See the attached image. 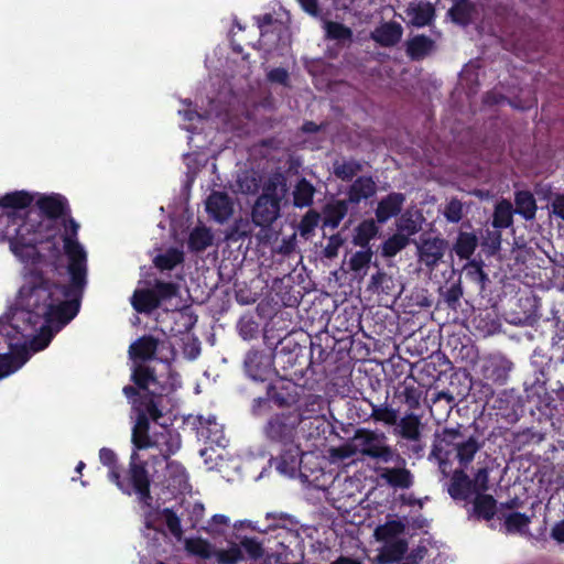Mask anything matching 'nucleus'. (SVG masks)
<instances>
[{"label":"nucleus","instance_id":"58","mask_svg":"<svg viewBox=\"0 0 564 564\" xmlns=\"http://www.w3.org/2000/svg\"><path fill=\"white\" fill-rule=\"evenodd\" d=\"M216 558L219 564H238L243 560V553L239 545L232 544L227 550H219Z\"/></svg>","mask_w":564,"mask_h":564},{"label":"nucleus","instance_id":"59","mask_svg":"<svg viewBox=\"0 0 564 564\" xmlns=\"http://www.w3.org/2000/svg\"><path fill=\"white\" fill-rule=\"evenodd\" d=\"M391 286V278L388 276L386 272L378 271L377 273L372 274L368 290L376 293L382 292L389 294Z\"/></svg>","mask_w":564,"mask_h":564},{"label":"nucleus","instance_id":"10","mask_svg":"<svg viewBox=\"0 0 564 564\" xmlns=\"http://www.w3.org/2000/svg\"><path fill=\"white\" fill-rule=\"evenodd\" d=\"M290 378H280L267 387L268 399L280 409H290L300 402L304 388Z\"/></svg>","mask_w":564,"mask_h":564},{"label":"nucleus","instance_id":"60","mask_svg":"<svg viewBox=\"0 0 564 564\" xmlns=\"http://www.w3.org/2000/svg\"><path fill=\"white\" fill-rule=\"evenodd\" d=\"M329 457L333 462H344L345 459L351 458L357 453V448L355 445V442L351 443H345L337 447H330L329 448Z\"/></svg>","mask_w":564,"mask_h":564},{"label":"nucleus","instance_id":"61","mask_svg":"<svg viewBox=\"0 0 564 564\" xmlns=\"http://www.w3.org/2000/svg\"><path fill=\"white\" fill-rule=\"evenodd\" d=\"M364 250H359L355 252L349 260V268L351 271H360L365 267H367L372 258L371 248H362Z\"/></svg>","mask_w":564,"mask_h":564},{"label":"nucleus","instance_id":"42","mask_svg":"<svg viewBox=\"0 0 564 564\" xmlns=\"http://www.w3.org/2000/svg\"><path fill=\"white\" fill-rule=\"evenodd\" d=\"M366 402L371 408V413L369 415L375 422H380L389 426H394L398 423L399 411L387 405L380 404L377 405L372 403L370 400H366Z\"/></svg>","mask_w":564,"mask_h":564},{"label":"nucleus","instance_id":"16","mask_svg":"<svg viewBox=\"0 0 564 564\" xmlns=\"http://www.w3.org/2000/svg\"><path fill=\"white\" fill-rule=\"evenodd\" d=\"M513 364L503 356H490L482 365V376L492 383L502 386L507 382Z\"/></svg>","mask_w":564,"mask_h":564},{"label":"nucleus","instance_id":"44","mask_svg":"<svg viewBox=\"0 0 564 564\" xmlns=\"http://www.w3.org/2000/svg\"><path fill=\"white\" fill-rule=\"evenodd\" d=\"M395 397L401 399L409 410H415L420 406L422 392L414 383H408L405 379L397 389Z\"/></svg>","mask_w":564,"mask_h":564},{"label":"nucleus","instance_id":"8","mask_svg":"<svg viewBox=\"0 0 564 564\" xmlns=\"http://www.w3.org/2000/svg\"><path fill=\"white\" fill-rule=\"evenodd\" d=\"M43 227V224H39L36 229L33 230V234L30 237L24 235L31 232L33 225L23 224L17 230V236L14 240L11 242L12 251L17 256H21L23 249H31L33 252H36L37 245L47 243L50 245L48 251L54 258L59 257V247L55 241L56 232L47 234L46 236H42L40 229Z\"/></svg>","mask_w":564,"mask_h":564},{"label":"nucleus","instance_id":"54","mask_svg":"<svg viewBox=\"0 0 564 564\" xmlns=\"http://www.w3.org/2000/svg\"><path fill=\"white\" fill-rule=\"evenodd\" d=\"M151 290L154 292V296H156L159 304L161 305L162 301L171 300L177 295L178 285L173 282L155 280Z\"/></svg>","mask_w":564,"mask_h":564},{"label":"nucleus","instance_id":"43","mask_svg":"<svg viewBox=\"0 0 564 564\" xmlns=\"http://www.w3.org/2000/svg\"><path fill=\"white\" fill-rule=\"evenodd\" d=\"M184 262V253L177 248H169L164 253L158 254L153 259L155 268L160 271L173 270L176 265Z\"/></svg>","mask_w":564,"mask_h":564},{"label":"nucleus","instance_id":"32","mask_svg":"<svg viewBox=\"0 0 564 564\" xmlns=\"http://www.w3.org/2000/svg\"><path fill=\"white\" fill-rule=\"evenodd\" d=\"M348 205L349 203L346 199L326 204L323 208L324 227L337 228L348 213Z\"/></svg>","mask_w":564,"mask_h":564},{"label":"nucleus","instance_id":"18","mask_svg":"<svg viewBox=\"0 0 564 564\" xmlns=\"http://www.w3.org/2000/svg\"><path fill=\"white\" fill-rule=\"evenodd\" d=\"M36 206L48 221H54L70 213L67 199L61 194L43 195L36 200Z\"/></svg>","mask_w":564,"mask_h":564},{"label":"nucleus","instance_id":"40","mask_svg":"<svg viewBox=\"0 0 564 564\" xmlns=\"http://www.w3.org/2000/svg\"><path fill=\"white\" fill-rule=\"evenodd\" d=\"M325 408V399L319 394H308L304 399L303 405L299 406L295 412L303 417L302 424H305L307 417L313 415H325L323 413Z\"/></svg>","mask_w":564,"mask_h":564},{"label":"nucleus","instance_id":"46","mask_svg":"<svg viewBox=\"0 0 564 564\" xmlns=\"http://www.w3.org/2000/svg\"><path fill=\"white\" fill-rule=\"evenodd\" d=\"M503 527H505V530H506V533L508 534H514V533H524L530 523H531V518L529 516H527L525 513H522V512H518V511H514V512H511V513H508L506 516H503Z\"/></svg>","mask_w":564,"mask_h":564},{"label":"nucleus","instance_id":"28","mask_svg":"<svg viewBox=\"0 0 564 564\" xmlns=\"http://www.w3.org/2000/svg\"><path fill=\"white\" fill-rule=\"evenodd\" d=\"M394 426H397L395 432L401 438L410 442L421 440V420L413 412L405 414L400 420L398 419V423Z\"/></svg>","mask_w":564,"mask_h":564},{"label":"nucleus","instance_id":"57","mask_svg":"<svg viewBox=\"0 0 564 564\" xmlns=\"http://www.w3.org/2000/svg\"><path fill=\"white\" fill-rule=\"evenodd\" d=\"M161 514L164 518L166 527L171 534L175 536L177 540H180L183 536V529L180 517L171 508L162 509Z\"/></svg>","mask_w":564,"mask_h":564},{"label":"nucleus","instance_id":"38","mask_svg":"<svg viewBox=\"0 0 564 564\" xmlns=\"http://www.w3.org/2000/svg\"><path fill=\"white\" fill-rule=\"evenodd\" d=\"M513 206L507 200L502 199L496 204L492 215V226L496 229H507L513 225Z\"/></svg>","mask_w":564,"mask_h":564},{"label":"nucleus","instance_id":"48","mask_svg":"<svg viewBox=\"0 0 564 564\" xmlns=\"http://www.w3.org/2000/svg\"><path fill=\"white\" fill-rule=\"evenodd\" d=\"M410 243V238L403 234L397 232L383 241L381 254L384 258H393Z\"/></svg>","mask_w":564,"mask_h":564},{"label":"nucleus","instance_id":"3","mask_svg":"<svg viewBox=\"0 0 564 564\" xmlns=\"http://www.w3.org/2000/svg\"><path fill=\"white\" fill-rule=\"evenodd\" d=\"M99 460L108 468V479L113 482L122 494L128 496L135 494L139 502L143 507H152V477L147 468V462L141 458L139 453L132 451L128 469L124 473H122L121 466L118 464L117 454L111 448H100Z\"/></svg>","mask_w":564,"mask_h":564},{"label":"nucleus","instance_id":"21","mask_svg":"<svg viewBox=\"0 0 564 564\" xmlns=\"http://www.w3.org/2000/svg\"><path fill=\"white\" fill-rule=\"evenodd\" d=\"M540 377H536L532 388L536 390V393L543 392L546 395L545 408L551 412L555 411L556 413L564 412V384L561 382H556V388L552 389V394L547 393L546 389V377L544 370H540Z\"/></svg>","mask_w":564,"mask_h":564},{"label":"nucleus","instance_id":"2","mask_svg":"<svg viewBox=\"0 0 564 564\" xmlns=\"http://www.w3.org/2000/svg\"><path fill=\"white\" fill-rule=\"evenodd\" d=\"M130 379L133 386H124L122 393L135 414L131 443L133 451L138 453L154 446L149 433L150 422H159L164 415L166 403L175 392L176 386L169 378L158 376L155 369L148 365H137L131 371Z\"/></svg>","mask_w":564,"mask_h":564},{"label":"nucleus","instance_id":"64","mask_svg":"<svg viewBox=\"0 0 564 564\" xmlns=\"http://www.w3.org/2000/svg\"><path fill=\"white\" fill-rule=\"evenodd\" d=\"M344 239L339 234H334L328 238L322 253L327 259H334L338 256V250L343 246Z\"/></svg>","mask_w":564,"mask_h":564},{"label":"nucleus","instance_id":"47","mask_svg":"<svg viewBox=\"0 0 564 564\" xmlns=\"http://www.w3.org/2000/svg\"><path fill=\"white\" fill-rule=\"evenodd\" d=\"M327 425L328 423L325 415H313L307 417L306 423L300 426L305 432V438L316 440L325 434Z\"/></svg>","mask_w":564,"mask_h":564},{"label":"nucleus","instance_id":"9","mask_svg":"<svg viewBox=\"0 0 564 564\" xmlns=\"http://www.w3.org/2000/svg\"><path fill=\"white\" fill-rule=\"evenodd\" d=\"M274 357L275 364L280 367V370L275 369V373L280 378L301 380L305 377L306 370L311 365V361L301 354L300 347H295L292 350H285L283 347L274 352Z\"/></svg>","mask_w":564,"mask_h":564},{"label":"nucleus","instance_id":"49","mask_svg":"<svg viewBox=\"0 0 564 564\" xmlns=\"http://www.w3.org/2000/svg\"><path fill=\"white\" fill-rule=\"evenodd\" d=\"M405 525L400 520H390L384 524L378 525L375 530V536L378 541L388 542L404 532Z\"/></svg>","mask_w":564,"mask_h":564},{"label":"nucleus","instance_id":"14","mask_svg":"<svg viewBox=\"0 0 564 564\" xmlns=\"http://www.w3.org/2000/svg\"><path fill=\"white\" fill-rule=\"evenodd\" d=\"M304 453L297 442L282 445V451L279 456L270 459L271 465L281 474L289 477H294L301 469Z\"/></svg>","mask_w":564,"mask_h":564},{"label":"nucleus","instance_id":"35","mask_svg":"<svg viewBox=\"0 0 564 564\" xmlns=\"http://www.w3.org/2000/svg\"><path fill=\"white\" fill-rule=\"evenodd\" d=\"M475 12L476 7L470 0H457L448 10V15L454 23L467 26L471 23Z\"/></svg>","mask_w":564,"mask_h":564},{"label":"nucleus","instance_id":"30","mask_svg":"<svg viewBox=\"0 0 564 564\" xmlns=\"http://www.w3.org/2000/svg\"><path fill=\"white\" fill-rule=\"evenodd\" d=\"M514 213L525 220L535 218L538 206L534 195L530 191H517L514 193Z\"/></svg>","mask_w":564,"mask_h":564},{"label":"nucleus","instance_id":"37","mask_svg":"<svg viewBox=\"0 0 564 564\" xmlns=\"http://www.w3.org/2000/svg\"><path fill=\"white\" fill-rule=\"evenodd\" d=\"M379 227L373 219L362 220L356 228L352 243L360 248H370V241L378 235Z\"/></svg>","mask_w":564,"mask_h":564},{"label":"nucleus","instance_id":"51","mask_svg":"<svg viewBox=\"0 0 564 564\" xmlns=\"http://www.w3.org/2000/svg\"><path fill=\"white\" fill-rule=\"evenodd\" d=\"M185 549L188 553L197 555L204 560L210 558L213 555L212 544L202 538H192L185 541Z\"/></svg>","mask_w":564,"mask_h":564},{"label":"nucleus","instance_id":"22","mask_svg":"<svg viewBox=\"0 0 564 564\" xmlns=\"http://www.w3.org/2000/svg\"><path fill=\"white\" fill-rule=\"evenodd\" d=\"M197 435L209 444L224 446L225 434L223 425L216 421L215 416H197Z\"/></svg>","mask_w":564,"mask_h":564},{"label":"nucleus","instance_id":"53","mask_svg":"<svg viewBox=\"0 0 564 564\" xmlns=\"http://www.w3.org/2000/svg\"><path fill=\"white\" fill-rule=\"evenodd\" d=\"M239 546L243 549L249 560L259 561L264 556L263 544L257 538L242 536Z\"/></svg>","mask_w":564,"mask_h":564},{"label":"nucleus","instance_id":"25","mask_svg":"<svg viewBox=\"0 0 564 564\" xmlns=\"http://www.w3.org/2000/svg\"><path fill=\"white\" fill-rule=\"evenodd\" d=\"M377 193V184L371 176H358L349 186L347 202L358 205L362 199H369Z\"/></svg>","mask_w":564,"mask_h":564},{"label":"nucleus","instance_id":"19","mask_svg":"<svg viewBox=\"0 0 564 564\" xmlns=\"http://www.w3.org/2000/svg\"><path fill=\"white\" fill-rule=\"evenodd\" d=\"M159 339L152 335H143L134 340L129 347V356L137 365H144L143 362L154 359L158 348Z\"/></svg>","mask_w":564,"mask_h":564},{"label":"nucleus","instance_id":"23","mask_svg":"<svg viewBox=\"0 0 564 564\" xmlns=\"http://www.w3.org/2000/svg\"><path fill=\"white\" fill-rule=\"evenodd\" d=\"M402 34V25L398 22L390 21L377 26L371 32V39L382 47H392L401 41Z\"/></svg>","mask_w":564,"mask_h":564},{"label":"nucleus","instance_id":"41","mask_svg":"<svg viewBox=\"0 0 564 564\" xmlns=\"http://www.w3.org/2000/svg\"><path fill=\"white\" fill-rule=\"evenodd\" d=\"M33 202V196L26 191H15L0 197V208L3 209H24Z\"/></svg>","mask_w":564,"mask_h":564},{"label":"nucleus","instance_id":"34","mask_svg":"<svg viewBox=\"0 0 564 564\" xmlns=\"http://www.w3.org/2000/svg\"><path fill=\"white\" fill-rule=\"evenodd\" d=\"M475 499L473 501V514L477 519H482L489 521L494 519L497 511V500L485 492L475 494Z\"/></svg>","mask_w":564,"mask_h":564},{"label":"nucleus","instance_id":"45","mask_svg":"<svg viewBox=\"0 0 564 564\" xmlns=\"http://www.w3.org/2000/svg\"><path fill=\"white\" fill-rule=\"evenodd\" d=\"M361 171L362 164L354 159L348 161L336 160L333 163L334 175L344 182L351 181Z\"/></svg>","mask_w":564,"mask_h":564},{"label":"nucleus","instance_id":"11","mask_svg":"<svg viewBox=\"0 0 564 564\" xmlns=\"http://www.w3.org/2000/svg\"><path fill=\"white\" fill-rule=\"evenodd\" d=\"M245 371L254 381H265L275 372L274 352L261 349H251L243 360Z\"/></svg>","mask_w":564,"mask_h":564},{"label":"nucleus","instance_id":"52","mask_svg":"<svg viewBox=\"0 0 564 564\" xmlns=\"http://www.w3.org/2000/svg\"><path fill=\"white\" fill-rule=\"evenodd\" d=\"M326 37L337 41H350L352 31L350 28L336 21H327L325 23Z\"/></svg>","mask_w":564,"mask_h":564},{"label":"nucleus","instance_id":"4","mask_svg":"<svg viewBox=\"0 0 564 564\" xmlns=\"http://www.w3.org/2000/svg\"><path fill=\"white\" fill-rule=\"evenodd\" d=\"M484 441L478 435L467 436L460 427H445L436 435L432 455L440 460L448 459L453 454L463 468L474 460L475 455L482 448Z\"/></svg>","mask_w":564,"mask_h":564},{"label":"nucleus","instance_id":"24","mask_svg":"<svg viewBox=\"0 0 564 564\" xmlns=\"http://www.w3.org/2000/svg\"><path fill=\"white\" fill-rule=\"evenodd\" d=\"M447 491L454 500L462 501H468L475 494L471 479L463 468L453 471Z\"/></svg>","mask_w":564,"mask_h":564},{"label":"nucleus","instance_id":"56","mask_svg":"<svg viewBox=\"0 0 564 564\" xmlns=\"http://www.w3.org/2000/svg\"><path fill=\"white\" fill-rule=\"evenodd\" d=\"M443 215L448 223H459L464 216L463 203L458 198L452 197L446 203Z\"/></svg>","mask_w":564,"mask_h":564},{"label":"nucleus","instance_id":"12","mask_svg":"<svg viewBox=\"0 0 564 564\" xmlns=\"http://www.w3.org/2000/svg\"><path fill=\"white\" fill-rule=\"evenodd\" d=\"M390 462L394 463L395 466L379 468L378 474L380 479L393 489H410L414 485V475L406 467V459L394 451V456Z\"/></svg>","mask_w":564,"mask_h":564},{"label":"nucleus","instance_id":"55","mask_svg":"<svg viewBox=\"0 0 564 564\" xmlns=\"http://www.w3.org/2000/svg\"><path fill=\"white\" fill-rule=\"evenodd\" d=\"M321 219V215L315 209H310L307 213L302 217L300 224H299V231L302 237L307 238L314 229L318 226Z\"/></svg>","mask_w":564,"mask_h":564},{"label":"nucleus","instance_id":"62","mask_svg":"<svg viewBox=\"0 0 564 564\" xmlns=\"http://www.w3.org/2000/svg\"><path fill=\"white\" fill-rule=\"evenodd\" d=\"M398 232L403 234L408 238L421 230V225L410 214H403L398 223Z\"/></svg>","mask_w":564,"mask_h":564},{"label":"nucleus","instance_id":"13","mask_svg":"<svg viewBox=\"0 0 564 564\" xmlns=\"http://www.w3.org/2000/svg\"><path fill=\"white\" fill-rule=\"evenodd\" d=\"M448 247L446 239L422 235L416 243L419 261L426 268L434 269L443 259Z\"/></svg>","mask_w":564,"mask_h":564},{"label":"nucleus","instance_id":"33","mask_svg":"<svg viewBox=\"0 0 564 564\" xmlns=\"http://www.w3.org/2000/svg\"><path fill=\"white\" fill-rule=\"evenodd\" d=\"M131 305L138 313L150 314L160 304L151 289H137L131 297Z\"/></svg>","mask_w":564,"mask_h":564},{"label":"nucleus","instance_id":"15","mask_svg":"<svg viewBox=\"0 0 564 564\" xmlns=\"http://www.w3.org/2000/svg\"><path fill=\"white\" fill-rule=\"evenodd\" d=\"M19 294L23 310L30 315L29 321L34 324L37 323L39 319H43L45 322V324L41 327L40 333L36 336H34V338L31 340V347L34 351L43 350L50 345L51 340L54 337V333L51 327L56 326L57 329H61L68 323L62 324V322L57 319L48 321L47 316L36 314L26 306L24 296L22 294V288L20 289Z\"/></svg>","mask_w":564,"mask_h":564},{"label":"nucleus","instance_id":"1","mask_svg":"<svg viewBox=\"0 0 564 564\" xmlns=\"http://www.w3.org/2000/svg\"><path fill=\"white\" fill-rule=\"evenodd\" d=\"M64 253L67 257L68 284L52 281L41 269L32 268L24 276L22 294L29 308L48 321L69 323L79 312L87 285V253L77 239L79 225L70 213L62 217Z\"/></svg>","mask_w":564,"mask_h":564},{"label":"nucleus","instance_id":"7","mask_svg":"<svg viewBox=\"0 0 564 564\" xmlns=\"http://www.w3.org/2000/svg\"><path fill=\"white\" fill-rule=\"evenodd\" d=\"M386 435L367 429H358L355 432L352 441L355 442L357 453L383 463H390L394 456V448L386 443Z\"/></svg>","mask_w":564,"mask_h":564},{"label":"nucleus","instance_id":"6","mask_svg":"<svg viewBox=\"0 0 564 564\" xmlns=\"http://www.w3.org/2000/svg\"><path fill=\"white\" fill-rule=\"evenodd\" d=\"M303 417L295 411L272 414L263 425V434L270 443L288 445L296 442Z\"/></svg>","mask_w":564,"mask_h":564},{"label":"nucleus","instance_id":"26","mask_svg":"<svg viewBox=\"0 0 564 564\" xmlns=\"http://www.w3.org/2000/svg\"><path fill=\"white\" fill-rule=\"evenodd\" d=\"M434 48L435 42L424 34L414 35L405 43V53L412 61L423 59L431 54Z\"/></svg>","mask_w":564,"mask_h":564},{"label":"nucleus","instance_id":"17","mask_svg":"<svg viewBox=\"0 0 564 564\" xmlns=\"http://www.w3.org/2000/svg\"><path fill=\"white\" fill-rule=\"evenodd\" d=\"M206 210L218 223L228 220L234 213L231 197L225 192L214 191L206 200Z\"/></svg>","mask_w":564,"mask_h":564},{"label":"nucleus","instance_id":"50","mask_svg":"<svg viewBox=\"0 0 564 564\" xmlns=\"http://www.w3.org/2000/svg\"><path fill=\"white\" fill-rule=\"evenodd\" d=\"M408 551V542L405 540H397L389 543L382 554L381 561L383 563H393L400 561Z\"/></svg>","mask_w":564,"mask_h":564},{"label":"nucleus","instance_id":"29","mask_svg":"<svg viewBox=\"0 0 564 564\" xmlns=\"http://www.w3.org/2000/svg\"><path fill=\"white\" fill-rule=\"evenodd\" d=\"M478 247V237L474 231H459L453 243L452 251L460 260H469Z\"/></svg>","mask_w":564,"mask_h":564},{"label":"nucleus","instance_id":"36","mask_svg":"<svg viewBox=\"0 0 564 564\" xmlns=\"http://www.w3.org/2000/svg\"><path fill=\"white\" fill-rule=\"evenodd\" d=\"M315 192L314 185L308 180L300 178L293 189V205L297 208L310 207L313 204Z\"/></svg>","mask_w":564,"mask_h":564},{"label":"nucleus","instance_id":"39","mask_svg":"<svg viewBox=\"0 0 564 564\" xmlns=\"http://www.w3.org/2000/svg\"><path fill=\"white\" fill-rule=\"evenodd\" d=\"M213 240L214 236L209 228L196 227L189 234L187 247L191 251L202 252L212 246Z\"/></svg>","mask_w":564,"mask_h":564},{"label":"nucleus","instance_id":"27","mask_svg":"<svg viewBox=\"0 0 564 564\" xmlns=\"http://www.w3.org/2000/svg\"><path fill=\"white\" fill-rule=\"evenodd\" d=\"M410 18V23L415 28H424L430 25L435 18V9L431 2L411 3L405 10Z\"/></svg>","mask_w":564,"mask_h":564},{"label":"nucleus","instance_id":"31","mask_svg":"<svg viewBox=\"0 0 564 564\" xmlns=\"http://www.w3.org/2000/svg\"><path fill=\"white\" fill-rule=\"evenodd\" d=\"M29 359L25 347L19 348L14 354L0 355V379H3L21 368Z\"/></svg>","mask_w":564,"mask_h":564},{"label":"nucleus","instance_id":"5","mask_svg":"<svg viewBox=\"0 0 564 564\" xmlns=\"http://www.w3.org/2000/svg\"><path fill=\"white\" fill-rule=\"evenodd\" d=\"M286 193V177L281 173L270 175L252 206L253 224L262 228L271 226L280 217L281 203Z\"/></svg>","mask_w":564,"mask_h":564},{"label":"nucleus","instance_id":"63","mask_svg":"<svg viewBox=\"0 0 564 564\" xmlns=\"http://www.w3.org/2000/svg\"><path fill=\"white\" fill-rule=\"evenodd\" d=\"M473 488L475 494H482L489 489V471L488 468L481 467L477 470L471 479Z\"/></svg>","mask_w":564,"mask_h":564},{"label":"nucleus","instance_id":"20","mask_svg":"<svg viewBox=\"0 0 564 564\" xmlns=\"http://www.w3.org/2000/svg\"><path fill=\"white\" fill-rule=\"evenodd\" d=\"M405 195L399 192L389 193L382 197L375 210L376 220L379 224H386L392 217H397L404 205Z\"/></svg>","mask_w":564,"mask_h":564}]
</instances>
